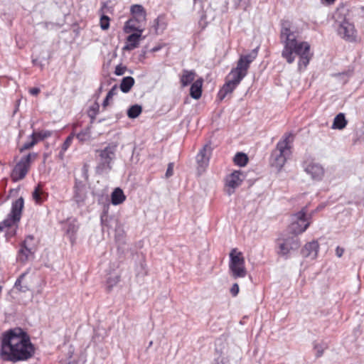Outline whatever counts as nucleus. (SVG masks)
<instances>
[{"label": "nucleus", "mask_w": 364, "mask_h": 364, "mask_svg": "<svg viewBox=\"0 0 364 364\" xmlns=\"http://www.w3.org/2000/svg\"><path fill=\"white\" fill-rule=\"evenodd\" d=\"M34 353L29 336L21 328L11 329L3 334L0 355L4 360L13 363L27 360Z\"/></svg>", "instance_id": "nucleus-1"}, {"label": "nucleus", "mask_w": 364, "mask_h": 364, "mask_svg": "<svg viewBox=\"0 0 364 364\" xmlns=\"http://www.w3.org/2000/svg\"><path fill=\"white\" fill-rule=\"evenodd\" d=\"M291 28V23L289 21H281L280 38L284 45L282 57L291 64L295 57L298 56V69L302 70L306 69L314 54L311 52L310 44L306 41H298L296 33Z\"/></svg>", "instance_id": "nucleus-2"}, {"label": "nucleus", "mask_w": 364, "mask_h": 364, "mask_svg": "<svg viewBox=\"0 0 364 364\" xmlns=\"http://www.w3.org/2000/svg\"><path fill=\"white\" fill-rule=\"evenodd\" d=\"M301 242L298 235L283 232L275 240V252L277 255L284 259L290 257L292 252L299 250Z\"/></svg>", "instance_id": "nucleus-3"}, {"label": "nucleus", "mask_w": 364, "mask_h": 364, "mask_svg": "<svg viewBox=\"0 0 364 364\" xmlns=\"http://www.w3.org/2000/svg\"><path fill=\"white\" fill-rule=\"evenodd\" d=\"M294 136L291 133H286L278 141L275 149L271 154L270 161L272 166L281 169L291 154V144Z\"/></svg>", "instance_id": "nucleus-4"}, {"label": "nucleus", "mask_w": 364, "mask_h": 364, "mask_svg": "<svg viewBox=\"0 0 364 364\" xmlns=\"http://www.w3.org/2000/svg\"><path fill=\"white\" fill-rule=\"evenodd\" d=\"M96 173L98 174L108 173L112 168V164L116 158L117 145L109 144L102 149H97Z\"/></svg>", "instance_id": "nucleus-5"}, {"label": "nucleus", "mask_w": 364, "mask_h": 364, "mask_svg": "<svg viewBox=\"0 0 364 364\" xmlns=\"http://www.w3.org/2000/svg\"><path fill=\"white\" fill-rule=\"evenodd\" d=\"M312 213L307 215V206L291 215V223L288 228L289 233L299 235L309 228Z\"/></svg>", "instance_id": "nucleus-6"}, {"label": "nucleus", "mask_w": 364, "mask_h": 364, "mask_svg": "<svg viewBox=\"0 0 364 364\" xmlns=\"http://www.w3.org/2000/svg\"><path fill=\"white\" fill-rule=\"evenodd\" d=\"M229 270L234 279L244 278L247 275L245 258L241 252L233 248L230 252Z\"/></svg>", "instance_id": "nucleus-7"}, {"label": "nucleus", "mask_w": 364, "mask_h": 364, "mask_svg": "<svg viewBox=\"0 0 364 364\" xmlns=\"http://www.w3.org/2000/svg\"><path fill=\"white\" fill-rule=\"evenodd\" d=\"M38 156V154L35 152L29 153L21 157L20 161L15 165L11 173V180L17 182L23 179L27 175L31 164Z\"/></svg>", "instance_id": "nucleus-8"}, {"label": "nucleus", "mask_w": 364, "mask_h": 364, "mask_svg": "<svg viewBox=\"0 0 364 364\" xmlns=\"http://www.w3.org/2000/svg\"><path fill=\"white\" fill-rule=\"evenodd\" d=\"M24 206V200L22 197L12 203L11 210L7 218L0 223V231L6 228H11L19 223L21 218L22 210Z\"/></svg>", "instance_id": "nucleus-9"}, {"label": "nucleus", "mask_w": 364, "mask_h": 364, "mask_svg": "<svg viewBox=\"0 0 364 364\" xmlns=\"http://www.w3.org/2000/svg\"><path fill=\"white\" fill-rule=\"evenodd\" d=\"M337 33L341 38L346 41L355 42L356 41V31L354 25L346 19L339 23Z\"/></svg>", "instance_id": "nucleus-10"}, {"label": "nucleus", "mask_w": 364, "mask_h": 364, "mask_svg": "<svg viewBox=\"0 0 364 364\" xmlns=\"http://www.w3.org/2000/svg\"><path fill=\"white\" fill-rule=\"evenodd\" d=\"M259 47L253 49L250 53L240 55L235 68L237 70L241 71L245 75H247V70L250 64L257 56Z\"/></svg>", "instance_id": "nucleus-11"}, {"label": "nucleus", "mask_w": 364, "mask_h": 364, "mask_svg": "<svg viewBox=\"0 0 364 364\" xmlns=\"http://www.w3.org/2000/svg\"><path fill=\"white\" fill-rule=\"evenodd\" d=\"M242 173L240 171H235L228 176H227L225 178V185L227 186V193L230 196L234 192L236 188L239 187L243 178H241Z\"/></svg>", "instance_id": "nucleus-12"}, {"label": "nucleus", "mask_w": 364, "mask_h": 364, "mask_svg": "<svg viewBox=\"0 0 364 364\" xmlns=\"http://www.w3.org/2000/svg\"><path fill=\"white\" fill-rule=\"evenodd\" d=\"M73 189V199L80 205L84 203L87 197L85 185L82 181L75 179Z\"/></svg>", "instance_id": "nucleus-13"}, {"label": "nucleus", "mask_w": 364, "mask_h": 364, "mask_svg": "<svg viewBox=\"0 0 364 364\" xmlns=\"http://www.w3.org/2000/svg\"><path fill=\"white\" fill-rule=\"evenodd\" d=\"M208 149L210 151V147L208 145L204 146L196 156L198 171L199 173L203 172L208 165L209 154H208Z\"/></svg>", "instance_id": "nucleus-14"}, {"label": "nucleus", "mask_w": 364, "mask_h": 364, "mask_svg": "<svg viewBox=\"0 0 364 364\" xmlns=\"http://www.w3.org/2000/svg\"><path fill=\"white\" fill-rule=\"evenodd\" d=\"M319 250V244L317 241L313 240L307 242L301 249V253L304 257H309L314 259L317 257Z\"/></svg>", "instance_id": "nucleus-15"}, {"label": "nucleus", "mask_w": 364, "mask_h": 364, "mask_svg": "<svg viewBox=\"0 0 364 364\" xmlns=\"http://www.w3.org/2000/svg\"><path fill=\"white\" fill-rule=\"evenodd\" d=\"M305 171L309 174L312 179L321 181L324 175L323 168L318 164L311 163L305 168Z\"/></svg>", "instance_id": "nucleus-16"}, {"label": "nucleus", "mask_w": 364, "mask_h": 364, "mask_svg": "<svg viewBox=\"0 0 364 364\" xmlns=\"http://www.w3.org/2000/svg\"><path fill=\"white\" fill-rule=\"evenodd\" d=\"M144 24L145 22L144 21H138L133 18H130L125 22L124 31L126 33H129L132 31H136V33H142L144 31L143 26H144Z\"/></svg>", "instance_id": "nucleus-17"}, {"label": "nucleus", "mask_w": 364, "mask_h": 364, "mask_svg": "<svg viewBox=\"0 0 364 364\" xmlns=\"http://www.w3.org/2000/svg\"><path fill=\"white\" fill-rule=\"evenodd\" d=\"M130 13L132 16V18L136 19V21H144L146 23V11L142 5L134 4L131 6Z\"/></svg>", "instance_id": "nucleus-18"}, {"label": "nucleus", "mask_w": 364, "mask_h": 364, "mask_svg": "<svg viewBox=\"0 0 364 364\" xmlns=\"http://www.w3.org/2000/svg\"><path fill=\"white\" fill-rule=\"evenodd\" d=\"M141 33H134L128 36L127 38V43L124 46L123 49L125 50H132L137 48Z\"/></svg>", "instance_id": "nucleus-19"}, {"label": "nucleus", "mask_w": 364, "mask_h": 364, "mask_svg": "<svg viewBox=\"0 0 364 364\" xmlns=\"http://www.w3.org/2000/svg\"><path fill=\"white\" fill-rule=\"evenodd\" d=\"M237 86L233 82L226 79L225 83L219 90L218 97L220 100H223L228 94L232 93Z\"/></svg>", "instance_id": "nucleus-20"}, {"label": "nucleus", "mask_w": 364, "mask_h": 364, "mask_svg": "<svg viewBox=\"0 0 364 364\" xmlns=\"http://www.w3.org/2000/svg\"><path fill=\"white\" fill-rule=\"evenodd\" d=\"M203 79L196 80L191 86L190 95L195 100H198L202 95Z\"/></svg>", "instance_id": "nucleus-21"}, {"label": "nucleus", "mask_w": 364, "mask_h": 364, "mask_svg": "<svg viewBox=\"0 0 364 364\" xmlns=\"http://www.w3.org/2000/svg\"><path fill=\"white\" fill-rule=\"evenodd\" d=\"M195 77L196 72L194 70H183V74L180 78L182 87L188 86L194 80Z\"/></svg>", "instance_id": "nucleus-22"}, {"label": "nucleus", "mask_w": 364, "mask_h": 364, "mask_svg": "<svg viewBox=\"0 0 364 364\" xmlns=\"http://www.w3.org/2000/svg\"><path fill=\"white\" fill-rule=\"evenodd\" d=\"M126 200V196L120 188H117L111 194V202L113 205H117Z\"/></svg>", "instance_id": "nucleus-23"}, {"label": "nucleus", "mask_w": 364, "mask_h": 364, "mask_svg": "<svg viewBox=\"0 0 364 364\" xmlns=\"http://www.w3.org/2000/svg\"><path fill=\"white\" fill-rule=\"evenodd\" d=\"M348 124V122L346 119L345 114L343 113L338 114L334 119L331 128L333 129H344Z\"/></svg>", "instance_id": "nucleus-24"}, {"label": "nucleus", "mask_w": 364, "mask_h": 364, "mask_svg": "<svg viewBox=\"0 0 364 364\" xmlns=\"http://www.w3.org/2000/svg\"><path fill=\"white\" fill-rule=\"evenodd\" d=\"M245 76L246 75L242 73L241 71L237 70L234 68L228 75L226 79L233 82L237 86Z\"/></svg>", "instance_id": "nucleus-25"}, {"label": "nucleus", "mask_w": 364, "mask_h": 364, "mask_svg": "<svg viewBox=\"0 0 364 364\" xmlns=\"http://www.w3.org/2000/svg\"><path fill=\"white\" fill-rule=\"evenodd\" d=\"M134 79L131 76L123 77L119 85L121 91L124 93L129 92L134 85Z\"/></svg>", "instance_id": "nucleus-26"}, {"label": "nucleus", "mask_w": 364, "mask_h": 364, "mask_svg": "<svg viewBox=\"0 0 364 364\" xmlns=\"http://www.w3.org/2000/svg\"><path fill=\"white\" fill-rule=\"evenodd\" d=\"M52 135V132L49 130H41L39 132L33 131V133L30 135V137H33L36 140V144L41 141H43L44 139L50 137Z\"/></svg>", "instance_id": "nucleus-27"}, {"label": "nucleus", "mask_w": 364, "mask_h": 364, "mask_svg": "<svg viewBox=\"0 0 364 364\" xmlns=\"http://www.w3.org/2000/svg\"><path fill=\"white\" fill-rule=\"evenodd\" d=\"M33 250L27 247H23V245L21 244V248L18 250V259L21 262H25L28 259V256L33 254Z\"/></svg>", "instance_id": "nucleus-28"}, {"label": "nucleus", "mask_w": 364, "mask_h": 364, "mask_svg": "<svg viewBox=\"0 0 364 364\" xmlns=\"http://www.w3.org/2000/svg\"><path fill=\"white\" fill-rule=\"evenodd\" d=\"M248 162L247 156L242 153L238 152L235 154L234 157V163L239 166H245Z\"/></svg>", "instance_id": "nucleus-29"}, {"label": "nucleus", "mask_w": 364, "mask_h": 364, "mask_svg": "<svg viewBox=\"0 0 364 364\" xmlns=\"http://www.w3.org/2000/svg\"><path fill=\"white\" fill-rule=\"evenodd\" d=\"M141 106L139 105H134L127 110V115L130 119H135L141 113Z\"/></svg>", "instance_id": "nucleus-30"}, {"label": "nucleus", "mask_w": 364, "mask_h": 364, "mask_svg": "<svg viewBox=\"0 0 364 364\" xmlns=\"http://www.w3.org/2000/svg\"><path fill=\"white\" fill-rule=\"evenodd\" d=\"M77 139L80 142H84L88 141L91 137V132L90 127H86L83 130H82L80 132L77 133L76 134Z\"/></svg>", "instance_id": "nucleus-31"}, {"label": "nucleus", "mask_w": 364, "mask_h": 364, "mask_svg": "<svg viewBox=\"0 0 364 364\" xmlns=\"http://www.w3.org/2000/svg\"><path fill=\"white\" fill-rule=\"evenodd\" d=\"M43 195L44 193L41 191L40 185L36 186L32 193V197L36 203H41L44 201Z\"/></svg>", "instance_id": "nucleus-32"}, {"label": "nucleus", "mask_w": 364, "mask_h": 364, "mask_svg": "<svg viewBox=\"0 0 364 364\" xmlns=\"http://www.w3.org/2000/svg\"><path fill=\"white\" fill-rule=\"evenodd\" d=\"M164 19V18L162 16H159L154 20V27L156 33L159 30L164 31L166 28V24Z\"/></svg>", "instance_id": "nucleus-33"}, {"label": "nucleus", "mask_w": 364, "mask_h": 364, "mask_svg": "<svg viewBox=\"0 0 364 364\" xmlns=\"http://www.w3.org/2000/svg\"><path fill=\"white\" fill-rule=\"evenodd\" d=\"M78 230V226L75 221L69 222L66 229V233L69 235L70 239L75 236Z\"/></svg>", "instance_id": "nucleus-34"}, {"label": "nucleus", "mask_w": 364, "mask_h": 364, "mask_svg": "<svg viewBox=\"0 0 364 364\" xmlns=\"http://www.w3.org/2000/svg\"><path fill=\"white\" fill-rule=\"evenodd\" d=\"M24 277L25 274H21L14 284V287L21 292H26L28 291V287L27 286H23L21 284L22 279Z\"/></svg>", "instance_id": "nucleus-35"}, {"label": "nucleus", "mask_w": 364, "mask_h": 364, "mask_svg": "<svg viewBox=\"0 0 364 364\" xmlns=\"http://www.w3.org/2000/svg\"><path fill=\"white\" fill-rule=\"evenodd\" d=\"M29 141L25 142L22 146L19 148V151L21 153L23 152L26 150H28L33 147L36 144V140L33 139V137H28Z\"/></svg>", "instance_id": "nucleus-36"}, {"label": "nucleus", "mask_w": 364, "mask_h": 364, "mask_svg": "<svg viewBox=\"0 0 364 364\" xmlns=\"http://www.w3.org/2000/svg\"><path fill=\"white\" fill-rule=\"evenodd\" d=\"M100 105L97 102H95L88 110V115L91 118L92 121L95 118L96 115L99 113Z\"/></svg>", "instance_id": "nucleus-37"}, {"label": "nucleus", "mask_w": 364, "mask_h": 364, "mask_svg": "<svg viewBox=\"0 0 364 364\" xmlns=\"http://www.w3.org/2000/svg\"><path fill=\"white\" fill-rule=\"evenodd\" d=\"M119 279L120 277L119 275L108 277L107 279L108 291H110L114 286L117 285V284L119 282Z\"/></svg>", "instance_id": "nucleus-38"}, {"label": "nucleus", "mask_w": 364, "mask_h": 364, "mask_svg": "<svg viewBox=\"0 0 364 364\" xmlns=\"http://www.w3.org/2000/svg\"><path fill=\"white\" fill-rule=\"evenodd\" d=\"M34 237L33 235H28L26 239L21 242L23 247H27L34 251Z\"/></svg>", "instance_id": "nucleus-39"}, {"label": "nucleus", "mask_w": 364, "mask_h": 364, "mask_svg": "<svg viewBox=\"0 0 364 364\" xmlns=\"http://www.w3.org/2000/svg\"><path fill=\"white\" fill-rule=\"evenodd\" d=\"M314 348L316 350V357L320 358L323 355L324 350L327 348L326 346L319 343H314Z\"/></svg>", "instance_id": "nucleus-40"}, {"label": "nucleus", "mask_w": 364, "mask_h": 364, "mask_svg": "<svg viewBox=\"0 0 364 364\" xmlns=\"http://www.w3.org/2000/svg\"><path fill=\"white\" fill-rule=\"evenodd\" d=\"M110 18L106 16L102 15L100 18V27L102 30H107L109 27Z\"/></svg>", "instance_id": "nucleus-41"}, {"label": "nucleus", "mask_w": 364, "mask_h": 364, "mask_svg": "<svg viewBox=\"0 0 364 364\" xmlns=\"http://www.w3.org/2000/svg\"><path fill=\"white\" fill-rule=\"evenodd\" d=\"M75 136V134L74 133H71L65 140V141L63 142V144H62V149L63 151H67L68 149L70 147V146L72 144V141L73 140V138Z\"/></svg>", "instance_id": "nucleus-42"}, {"label": "nucleus", "mask_w": 364, "mask_h": 364, "mask_svg": "<svg viewBox=\"0 0 364 364\" xmlns=\"http://www.w3.org/2000/svg\"><path fill=\"white\" fill-rule=\"evenodd\" d=\"M146 262H145V258L142 255L141 256V258L139 261V265L137 267V274H146Z\"/></svg>", "instance_id": "nucleus-43"}, {"label": "nucleus", "mask_w": 364, "mask_h": 364, "mask_svg": "<svg viewBox=\"0 0 364 364\" xmlns=\"http://www.w3.org/2000/svg\"><path fill=\"white\" fill-rule=\"evenodd\" d=\"M126 70H127L126 66H123L122 65H118L115 68L114 74L116 75H122L123 74H124Z\"/></svg>", "instance_id": "nucleus-44"}, {"label": "nucleus", "mask_w": 364, "mask_h": 364, "mask_svg": "<svg viewBox=\"0 0 364 364\" xmlns=\"http://www.w3.org/2000/svg\"><path fill=\"white\" fill-rule=\"evenodd\" d=\"M173 166L174 164L173 162H171L168 164V168L165 174V176L166 178H170L173 174Z\"/></svg>", "instance_id": "nucleus-45"}, {"label": "nucleus", "mask_w": 364, "mask_h": 364, "mask_svg": "<svg viewBox=\"0 0 364 364\" xmlns=\"http://www.w3.org/2000/svg\"><path fill=\"white\" fill-rule=\"evenodd\" d=\"M117 93V85H114L111 90L107 92V97L111 99L113 96L116 95Z\"/></svg>", "instance_id": "nucleus-46"}, {"label": "nucleus", "mask_w": 364, "mask_h": 364, "mask_svg": "<svg viewBox=\"0 0 364 364\" xmlns=\"http://www.w3.org/2000/svg\"><path fill=\"white\" fill-rule=\"evenodd\" d=\"M239 292V286L237 283L232 284L230 289V293L233 296H236Z\"/></svg>", "instance_id": "nucleus-47"}, {"label": "nucleus", "mask_w": 364, "mask_h": 364, "mask_svg": "<svg viewBox=\"0 0 364 364\" xmlns=\"http://www.w3.org/2000/svg\"><path fill=\"white\" fill-rule=\"evenodd\" d=\"M41 90L38 87H32L29 89V93L33 96L38 95Z\"/></svg>", "instance_id": "nucleus-48"}, {"label": "nucleus", "mask_w": 364, "mask_h": 364, "mask_svg": "<svg viewBox=\"0 0 364 364\" xmlns=\"http://www.w3.org/2000/svg\"><path fill=\"white\" fill-rule=\"evenodd\" d=\"M344 252V249L340 247H337L336 249V254L338 257H341Z\"/></svg>", "instance_id": "nucleus-49"}, {"label": "nucleus", "mask_w": 364, "mask_h": 364, "mask_svg": "<svg viewBox=\"0 0 364 364\" xmlns=\"http://www.w3.org/2000/svg\"><path fill=\"white\" fill-rule=\"evenodd\" d=\"M32 63L34 65L40 66L41 68V69H43V65L41 62H39L38 59H37V58L33 59Z\"/></svg>", "instance_id": "nucleus-50"}, {"label": "nucleus", "mask_w": 364, "mask_h": 364, "mask_svg": "<svg viewBox=\"0 0 364 364\" xmlns=\"http://www.w3.org/2000/svg\"><path fill=\"white\" fill-rule=\"evenodd\" d=\"M109 100V99L106 97L105 99L104 100L103 102H102L103 108H105L108 105Z\"/></svg>", "instance_id": "nucleus-51"}, {"label": "nucleus", "mask_w": 364, "mask_h": 364, "mask_svg": "<svg viewBox=\"0 0 364 364\" xmlns=\"http://www.w3.org/2000/svg\"><path fill=\"white\" fill-rule=\"evenodd\" d=\"M65 151H63V149H61V150H60V153H59V155H58V156H59V158H60V159H63V157H64V154H65Z\"/></svg>", "instance_id": "nucleus-52"}, {"label": "nucleus", "mask_w": 364, "mask_h": 364, "mask_svg": "<svg viewBox=\"0 0 364 364\" xmlns=\"http://www.w3.org/2000/svg\"><path fill=\"white\" fill-rule=\"evenodd\" d=\"M335 0H321L322 2L326 3L327 4H331L334 2Z\"/></svg>", "instance_id": "nucleus-53"}, {"label": "nucleus", "mask_w": 364, "mask_h": 364, "mask_svg": "<svg viewBox=\"0 0 364 364\" xmlns=\"http://www.w3.org/2000/svg\"><path fill=\"white\" fill-rule=\"evenodd\" d=\"M16 233V230H12L11 231V232H9V234L10 235V236H14Z\"/></svg>", "instance_id": "nucleus-54"}, {"label": "nucleus", "mask_w": 364, "mask_h": 364, "mask_svg": "<svg viewBox=\"0 0 364 364\" xmlns=\"http://www.w3.org/2000/svg\"><path fill=\"white\" fill-rule=\"evenodd\" d=\"M153 345V341H151L149 343L148 348H150Z\"/></svg>", "instance_id": "nucleus-55"}, {"label": "nucleus", "mask_w": 364, "mask_h": 364, "mask_svg": "<svg viewBox=\"0 0 364 364\" xmlns=\"http://www.w3.org/2000/svg\"><path fill=\"white\" fill-rule=\"evenodd\" d=\"M101 222H102V224L104 225L103 215L101 216Z\"/></svg>", "instance_id": "nucleus-56"}, {"label": "nucleus", "mask_w": 364, "mask_h": 364, "mask_svg": "<svg viewBox=\"0 0 364 364\" xmlns=\"http://www.w3.org/2000/svg\"><path fill=\"white\" fill-rule=\"evenodd\" d=\"M101 91H102V86L99 89V92H101Z\"/></svg>", "instance_id": "nucleus-57"}, {"label": "nucleus", "mask_w": 364, "mask_h": 364, "mask_svg": "<svg viewBox=\"0 0 364 364\" xmlns=\"http://www.w3.org/2000/svg\"><path fill=\"white\" fill-rule=\"evenodd\" d=\"M195 2H196L198 0H193Z\"/></svg>", "instance_id": "nucleus-58"}]
</instances>
